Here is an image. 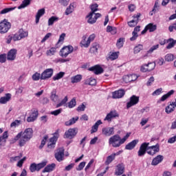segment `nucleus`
Here are the masks:
<instances>
[{
  "mask_svg": "<svg viewBox=\"0 0 176 176\" xmlns=\"http://www.w3.org/2000/svg\"><path fill=\"white\" fill-rule=\"evenodd\" d=\"M140 17H141V14H138L136 15L133 16V19L131 20V21L128 22V25L129 27H135V25H137V24H138V21L140 20Z\"/></svg>",
  "mask_w": 176,
  "mask_h": 176,
  "instance_id": "obj_20",
  "label": "nucleus"
},
{
  "mask_svg": "<svg viewBox=\"0 0 176 176\" xmlns=\"http://www.w3.org/2000/svg\"><path fill=\"white\" fill-rule=\"evenodd\" d=\"M140 102V97L136 96L135 95L132 96L130 98L129 102L126 103L127 109L131 108V107H134V105H137Z\"/></svg>",
  "mask_w": 176,
  "mask_h": 176,
  "instance_id": "obj_11",
  "label": "nucleus"
},
{
  "mask_svg": "<svg viewBox=\"0 0 176 176\" xmlns=\"http://www.w3.org/2000/svg\"><path fill=\"white\" fill-rule=\"evenodd\" d=\"M50 98L54 102H57V101H58V96L57 95V91L56 89L52 91Z\"/></svg>",
  "mask_w": 176,
  "mask_h": 176,
  "instance_id": "obj_32",
  "label": "nucleus"
},
{
  "mask_svg": "<svg viewBox=\"0 0 176 176\" xmlns=\"http://www.w3.org/2000/svg\"><path fill=\"white\" fill-rule=\"evenodd\" d=\"M165 60L170 63V61H174V55L173 54H168L165 56Z\"/></svg>",
  "mask_w": 176,
  "mask_h": 176,
  "instance_id": "obj_58",
  "label": "nucleus"
},
{
  "mask_svg": "<svg viewBox=\"0 0 176 176\" xmlns=\"http://www.w3.org/2000/svg\"><path fill=\"white\" fill-rule=\"evenodd\" d=\"M59 20H60V18L56 16H53L48 19V25H53L54 23L58 21Z\"/></svg>",
  "mask_w": 176,
  "mask_h": 176,
  "instance_id": "obj_42",
  "label": "nucleus"
},
{
  "mask_svg": "<svg viewBox=\"0 0 176 176\" xmlns=\"http://www.w3.org/2000/svg\"><path fill=\"white\" fill-rule=\"evenodd\" d=\"M30 170L31 171V173H35V171H38V167L36 164H32L30 166Z\"/></svg>",
  "mask_w": 176,
  "mask_h": 176,
  "instance_id": "obj_61",
  "label": "nucleus"
},
{
  "mask_svg": "<svg viewBox=\"0 0 176 176\" xmlns=\"http://www.w3.org/2000/svg\"><path fill=\"white\" fill-rule=\"evenodd\" d=\"M54 168H56V164H49L43 170V173H51Z\"/></svg>",
  "mask_w": 176,
  "mask_h": 176,
  "instance_id": "obj_34",
  "label": "nucleus"
},
{
  "mask_svg": "<svg viewBox=\"0 0 176 176\" xmlns=\"http://www.w3.org/2000/svg\"><path fill=\"white\" fill-rule=\"evenodd\" d=\"M31 1L32 0H23L22 3L18 7V9L20 10L27 8V6H29V5L31 4Z\"/></svg>",
  "mask_w": 176,
  "mask_h": 176,
  "instance_id": "obj_37",
  "label": "nucleus"
},
{
  "mask_svg": "<svg viewBox=\"0 0 176 176\" xmlns=\"http://www.w3.org/2000/svg\"><path fill=\"white\" fill-rule=\"evenodd\" d=\"M142 49H144V45L139 44L134 47L133 53L135 54H138V53H140Z\"/></svg>",
  "mask_w": 176,
  "mask_h": 176,
  "instance_id": "obj_48",
  "label": "nucleus"
},
{
  "mask_svg": "<svg viewBox=\"0 0 176 176\" xmlns=\"http://www.w3.org/2000/svg\"><path fill=\"white\" fill-rule=\"evenodd\" d=\"M32 129L28 128L25 129L24 131L19 132L13 139H12L11 142L12 144L19 141V146H24L31 138H32Z\"/></svg>",
  "mask_w": 176,
  "mask_h": 176,
  "instance_id": "obj_1",
  "label": "nucleus"
},
{
  "mask_svg": "<svg viewBox=\"0 0 176 176\" xmlns=\"http://www.w3.org/2000/svg\"><path fill=\"white\" fill-rule=\"evenodd\" d=\"M76 107V99L72 98V100L68 103V108H74Z\"/></svg>",
  "mask_w": 176,
  "mask_h": 176,
  "instance_id": "obj_60",
  "label": "nucleus"
},
{
  "mask_svg": "<svg viewBox=\"0 0 176 176\" xmlns=\"http://www.w3.org/2000/svg\"><path fill=\"white\" fill-rule=\"evenodd\" d=\"M169 43L166 46V49H173V46H175L176 41L173 38L168 40Z\"/></svg>",
  "mask_w": 176,
  "mask_h": 176,
  "instance_id": "obj_51",
  "label": "nucleus"
},
{
  "mask_svg": "<svg viewBox=\"0 0 176 176\" xmlns=\"http://www.w3.org/2000/svg\"><path fill=\"white\" fill-rule=\"evenodd\" d=\"M71 82L74 84V83H79L80 80H82V75L80 74H77L76 76H74L71 77L70 78Z\"/></svg>",
  "mask_w": 176,
  "mask_h": 176,
  "instance_id": "obj_29",
  "label": "nucleus"
},
{
  "mask_svg": "<svg viewBox=\"0 0 176 176\" xmlns=\"http://www.w3.org/2000/svg\"><path fill=\"white\" fill-rule=\"evenodd\" d=\"M72 52H74V47H72V45L65 46L60 50L59 56H60V57H63V58H65L68 57V55L71 54Z\"/></svg>",
  "mask_w": 176,
  "mask_h": 176,
  "instance_id": "obj_5",
  "label": "nucleus"
},
{
  "mask_svg": "<svg viewBox=\"0 0 176 176\" xmlns=\"http://www.w3.org/2000/svg\"><path fill=\"white\" fill-rule=\"evenodd\" d=\"M163 93V89L160 88L153 92L152 96H160Z\"/></svg>",
  "mask_w": 176,
  "mask_h": 176,
  "instance_id": "obj_64",
  "label": "nucleus"
},
{
  "mask_svg": "<svg viewBox=\"0 0 176 176\" xmlns=\"http://www.w3.org/2000/svg\"><path fill=\"white\" fill-rule=\"evenodd\" d=\"M148 146H149V143L148 142H144L141 144L139 151H138V155L140 157L144 156L146 153V148H148Z\"/></svg>",
  "mask_w": 176,
  "mask_h": 176,
  "instance_id": "obj_14",
  "label": "nucleus"
},
{
  "mask_svg": "<svg viewBox=\"0 0 176 176\" xmlns=\"http://www.w3.org/2000/svg\"><path fill=\"white\" fill-rule=\"evenodd\" d=\"M159 49V44H157L155 45H153L148 51L146 54L142 56V58H145V57H148V54H151V53H153L155 50H157Z\"/></svg>",
  "mask_w": 176,
  "mask_h": 176,
  "instance_id": "obj_31",
  "label": "nucleus"
},
{
  "mask_svg": "<svg viewBox=\"0 0 176 176\" xmlns=\"http://www.w3.org/2000/svg\"><path fill=\"white\" fill-rule=\"evenodd\" d=\"M32 79L34 82H38V80H39L40 79L41 80H42V75L41 74V73L36 72L32 76Z\"/></svg>",
  "mask_w": 176,
  "mask_h": 176,
  "instance_id": "obj_40",
  "label": "nucleus"
},
{
  "mask_svg": "<svg viewBox=\"0 0 176 176\" xmlns=\"http://www.w3.org/2000/svg\"><path fill=\"white\" fill-rule=\"evenodd\" d=\"M90 9L91 10L90 13H94V14L96 13V12L98 10V4L94 3L91 5Z\"/></svg>",
  "mask_w": 176,
  "mask_h": 176,
  "instance_id": "obj_55",
  "label": "nucleus"
},
{
  "mask_svg": "<svg viewBox=\"0 0 176 176\" xmlns=\"http://www.w3.org/2000/svg\"><path fill=\"white\" fill-rule=\"evenodd\" d=\"M148 72H151V71H153L155 69V67H156V63L155 62H151L146 64Z\"/></svg>",
  "mask_w": 176,
  "mask_h": 176,
  "instance_id": "obj_52",
  "label": "nucleus"
},
{
  "mask_svg": "<svg viewBox=\"0 0 176 176\" xmlns=\"http://www.w3.org/2000/svg\"><path fill=\"white\" fill-rule=\"evenodd\" d=\"M25 160H27V157H24L23 159L19 160L16 164V166L19 167V168H21Z\"/></svg>",
  "mask_w": 176,
  "mask_h": 176,
  "instance_id": "obj_57",
  "label": "nucleus"
},
{
  "mask_svg": "<svg viewBox=\"0 0 176 176\" xmlns=\"http://www.w3.org/2000/svg\"><path fill=\"white\" fill-rule=\"evenodd\" d=\"M138 77L135 74H131L123 76V80L125 83H130V82H134V80H137Z\"/></svg>",
  "mask_w": 176,
  "mask_h": 176,
  "instance_id": "obj_17",
  "label": "nucleus"
},
{
  "mask_svg": "<svg viewBox=\"0 0 176 176\" xmlns=\"http://www.w3.org/2000/svg\"><path fill=\"white\" fill-rule=\"evenodd\" d=\"M124 173V164L123 163L118 164L116 166L115 174L116 175H122Z\"/></svg>",
  "mask_w": 176,
  "mask_h": 176,
  "instance_id": "obj_21",
  "label": "nucleus"
},
{
  "mask_svg": "<svg viewBox=\"0 0 176 176\" xmlns=\"http://www.w3.org/2000/svg\"><path fill=\"white\" fill-rule=\"evenodd\" d=\"M27 36H28V32L20 30L18 33L14 34V42L21 41V39H24Z\"/></svg>",
  "mask_w": 176,
  "mask_h": 176,
  "instance_id": "obj_7",
  "label": "nucleus"
},
{
  "mask_svg": "<svg viewBox=\"0 0 176 176\" xmlns=\"http://www.w3.org/2000/svg\"><path fill=\"white\" fill-rule=\"evenodd\" d=\"M55 159H56L58 162H63V160H64V148L60 147L56 150Z\"/></svg>",
  "mask_w": 176,
  "mask_h": 176,
  "instance_id": "obj_12",
  "label": "nucleus"
},
{
  "mask_svg": "<svg viewBox=\"0 0 176 176\" xmlns=\"http://www.w3.org/2000/svg\"><path fill=\"white\" fill-rule=\"evenodd\" d=\"M146 28H147V31H149V32H153L156 31L157 26L153 23H149L146 26Z\"/></svg>",
  "mask_w": 176,
  "mask_h": 176,
  "instance_id": "obj_41",
  "label": "nucleus"
},
{
  "mask_svg": "<svg viewBox=\"0 0 176 176\" xmlns=\"http://www.w3.org/2000/svg\"><path fill=\"white\" fill-rule=\"evenodd\" d=\"M16 54H17V50H10L8 53L7 60H8L9 61L14 60L16 59Z\"/></svg>",
  "mask_w": 176,
  "mask_h": 176,
  "instance_id": "obj_19",
  "label": "nucleus"
},
{
  "mask_svg": "<svg viewBox=\"0 0 176 176\" xmlns=\"http://www.w3.org/2000/svg\"><path fill=\"white\" fill-rule=\"evenodd\" d=\"M100 124H102V122L100 120H98L91 128V134H93V133H97L98 130V126H100Z\"/></svg>",
  "mask_w": 176,
  "mask_h": 176,
  "instance_id": "obj_35",
  "label": "nucleus"
},
{
  "mask_svg": "<svg viewBox=\"0 0 176 176\" xmlns=\"http://www.w3.org/2000/svg\"><path fill=\"white\" fill-rule=\"evenodd\" d=\"M21 157H23V155H17L15 157H12L10 160L11 163H14V162H18V160H20V159H21Z\"/></svg>",
  "mask_w": 176,
  "mask_h": 176,
  "instance_id": "obj_63",
  "label": "nucleus"
},
{
  "mask_svg": "<svg viewBox=\"0 0 176 176\" xmlns=\"http://www.w3.org/2000/svg\"><path fill=\"white\" fill-rule=\"evenodd\" d=\"M38 115H39V113L37 110L32 111V112L30 113V116H28L27 118V122L28 123L35 122V120H36V119L38 118Z\"/></svg>",
  "mask_w": 176,
  "mask_h": 176,
  "instance_id": "obj_16",
  "label": "nucleus"
},
{
  "mask_svg": "<svg viewBox=\"0 0 176 176\" xmlns=\"http://www.w3.org/2000/svg\"><path fill=\"white\" fill-rule=\"evenodd\" d=\"M124 94H126V91H124V90L123 89L115 91L112 92V98H122V97L124 96Z\"/></svg>",
  "mask_w": 176,
  "mask_h": 176,
  "instance_id": "obj_18",
  "label": "nucleus"
},
{
  "mask_svg": "<svg viewBox=\"0 0 176 176\" xmlns=\"http://www.w3.org/2000/svg\"><path fill=\"white\" fill-rule=\"evenodd\" d=\"M46 164H47V161L44 160L38 164H36L37 166V171L42 170L44 167H45Z\"/></svg>",
  "mask_w": 176,
  "mask_h": 176,
  "instance_id": "obj_45",
  "label": "nucleus"
},
{
  "mask_svg": "<svg viewBox=\"0 0 176 176\" xmlns=\"http://www.w3.org/2000/svg\"><path fill=\"white\" fill-rule=\"evenodd\" d=\"M146 150H147L148 155H150L151 156H153L160 151V148L159 144H157L155 146H147Z\"/></svg>",
  "mask_w": 176,
  "mask_h": 176,
  "instance_id": "obj_10",
  "label": "nucleus"
},
{
  "mask_svg": "<svg viewBox=\"0 0 176 176\" xmlns=\"http://www.w3.org/2000/svg\"><path fill=\"white\" fill-rule=\"evenodd\" d=\"M98 49H100V45L97 43H94L90 48V53H98Z\"/></svg>",
  "mask_w": 176,
  "mask_h": 176,
  "instance_id": "obj_36",
  "label": "nucleus"
},
{
  "mask_svg": "<svg viewBox=\"0 0 176 176\" xmlns=\"http://www.w3.org/2000/svg\"><path fill=\"white\" fill-rule=\"evenodd\" d=\"M12 98V94H6L5 96L0 98V104H6L10 101Z\"/></svg>",
  "mask_w": 176,
  "mask_h": 176,
  "instance_id": "obj_27",
  "label": "nucleus"
},
{
  "mask_svg": "<svg viewBox=\"0 0 176 176\" xmlns=\"http://www.w3.org/2000/svg\"><path fill=\"white\" fill-rule=\"evenodd\" d=\"M14 9H16V7L4 8L0 12V14H6L9 12H12Z\"/></svg>",
  "mask_w": 176,
  "mask_h": 176,
  "instance_id": "obj_50",
  "label": "nucleus"
},
{
  "mask_svg": "<svg viewBox=\"0 0 176 176\" xmlns=\"http://www.w3.org/2000/svg\"><path fill=\"white\" fill-rule=\"evenodd\" d=\"M20 124H21V120H15L10 124V127L16 129V127H19Z\"/></svg>",
  "mask_w": 176,
  "mask_h": 176,
  "instance_id": "obj_53",
  "label": "nucleus"
},
{
  "mask_svg": "<svg viewBox=\"0 0 176 176\" xmlns=\"http://www.w3.org/2000/svg\"><path fill=\"white\" fill-rule=\"evenodd\" d=\"M76 8V3L73 2L70 3L69 6L66 8L65 14L66 16H69V14H71V13H72L74 10H75Z\"/></svg>",
  "mask_w": 176,
  "mask_h": 176,
  "instance_id": "obj_22",
  "label": "nucleus"
},
{
  "mask_svg": "<svg viewBox=\"0 0 176 176\" xmlns=\"http://www.w3.org/2000/svg\"><path fill=\"white\" fill-rule=\"evenodd\" d=\"M10 23L8 22L6 19L0 22V34H6L10 30Z\"/></svg>",
  "mask_w": 176,
  "mask_h": 176,
  "instance_id": "obj_6",
  "label": "nucleus"
},
{
  "mask_svg": "<svg viewBox=\"0 0 176 176\" xmlns=\"http://www.w3.org/2000/svg\"><path fill=\"white\" fill-rule=\"evenodd\" d=\"M85 166H86V162H82L76 168V170L77 171H82V170H83V168H85Z\"/></svg>",
  "mask_w": 176,
  "mask_h": 176,
  "instance_id": "obj_56",
  "label": "nucleus"
},
{
  "mask_svg": "<svg viewBox=\"0 0 176 176\" xmlns=\"http://www.w3.org/2000/svg\"><path fill=\"white\" fill-rule=\"evenodd\" d=\"M102 134L105 137H111L115 134V128L113 127H104L102 129Z\"/></svg>",
  "mask_w": 176,
  "mask_h": 176,
  "instance_id": "obj_13",
  "label": "nucleus"
},
{
  "mask_svg": "<svg viewBox=\"0 0 176 176\" xmlns=\"http://www.w3.org/2000/svg\"><path fill=\"white\" fill-rule=\"evenodd\" d=\"M68 102V96H65L58 104H56V108H60V107H63Z\"/></svg>",
  "mask_w": 176,
  "mask_h": 176,
  "instance_id": "obj_49",
  "label": "nucleus"
},
{
  "mask_svg": "<svg viewBox=\"0 0 176 176\" xmlns=\"http://www.w3.org/2000/svg\"><path fill=\"white\" fill-rule=\"evenodd\" d=\"M131 135V133H127L123 138H120V135H114L109 138V145H111L113 148H119L120 145H123L129 140V138Z\"/></svg>",
  "mask_w": 176,
  "mask_h": 176,
  "instance_id": "obj_2",
  "label": "nucleus"
},
{
  "mask_svg": "<svg viewBox=\"0 0 176 176\" xmlns=\"http://www.w3.org/2000/svg\"><path fill=\"white\" fill-rule=\"evenodd\" d=\"M45 8H41L37 11V13L36 14V24H38L39 23V20H41V18L45 14Z\"/></svg>",
  "mask_w": 176,
  "mask_h": 176,
  "instance_id": "obj_26",
  "label": "nucleus"
},
{
  "mask_svg": "<svg viewBox=\"0 0 176 176\" xmlns=\"http://www.w3.org/2000/svg\"><path fill=\"white\" fill-rule=\"evenodd\" d=\"M65 75V73L63 72H60L59 73L56 74L55 76H53V80H60L61 78H63Z\"/></svg>",
  "mask_w": 176,
  "mask_h": 176,
  "instance_id": "obj_46",
  "label": "nucleus"
},
{
  "mask_svg": "<svg viewBox=\"0 0 176 176\" xmlns=\"http://www.w3.org/2000/svg\"><path fill=\"white\" fill-rule=\"evenodd\" d=\"M118 57H119V52H113L109 56V57L107 58V60L113 61V60H116Z\"/></svg>",
  "mask_w": 176,
  "mask_h": 176,
  "instance_id": "obj_43",
  "label": "nucleus"
},
{
  "mask_svg": "<svg viewBox=\"0 0 176 176\" xmlns=\"http://www.w3.org/2000/svg\"><path fill=\"white\" fill-rule=\"evenodd\" d=\"M54 70L52 68L46 69L41 74V80H46L50 79L53 76Z\"/></svg>",
  "mask_w": 176,
  "mask_h": 176,
  "instance_id": "obj_9",
  "label": "nucleus"
},
{
  "mask_svg": "<svg viewBox=\"0 0 176 176\" xmlns=\"http://www.w3.org/2000/svg\"><path fill=\"white\" fill-rule=\"evenodd\" d=\"M96 84L97 80L91 77L85 80V85H89V86H96Z\"/></svg>",
  "mask_w": 176,
  "mask_h": 176,
  "instance_id": "obj_30",
  "label": "nucleus"
},
{
  "mask_svg": "<svg viewBox=\"0 0 176 176\" xmlns=\"http://www.w3.org/2000/svg\"><path fill=\"white\" fill-rule=\"evenodd\" d=\"M86 19L89 24H94V23H96V19L93 12H89V14L86 16Z\"/></svg>",
  "mask_w": 176,
  "mask_h": 176,
  "instance_id": "obj_28",
  "label": "nucleus"
},
{
  "mask_svg": "<svg viewBox=\"0 0 176 176\" xmlns=\"http://www.w3.org/2000/svg\"><path fill=\"white\" fill-rule=\"evenodd\" d=\"M8 131H5L3 133V135L1 137H0V143L2 142V141H3V142H6V138H8ZM1 145V144H0Z\"/></svg>",
  "mask_w": 176,
  "mask_h": 176,
  "instance_id": "obj_62",
  "label": "nucleus"
},
{
  "mask_svg": "<svg viewBox=\"0 0 176 176\" xmlns=\"http://www.w3.org/2000/svg\"><path fill=\"white\" fill-rule=\"evenodd\" d=\"M56 52L57 48L51 47L50 50L46 51V55L48 56V57H52V56H54V54H56Z\"/></svg>",
  "mask_w": 176,
  "mask_h": 176,
  "instance_id": "obj_39",
  "label": "nucleus"
},
{
  "mask_svg": "<svg viewBox=\"0 0 176 176\" xmlns=\"http://www.w3.org/2000/svg\"><path fill=\"white\" fill-rule=\"evenodd\" d=\"M58 137H60V129L56 130V132L53 134V137L50 139L47 144V147L50 149H54V148H55L56 142H57Z\"/></svg>",
  "mask_w": 176,
  "mask_h": 176,
  "instance_id": "obj_4",
  "label": "nucleus"
},
{
  "mask_svg": "<svg viewBox=\"0 0 176 176\" xmlns=\"http://www.w3.org/2000/svg\"><path fill=\"white\" fill-rule=\"evenodd\" d=\"M175 109V106L173 105V103H171L170 104H169L166 107V113H171V112H173Z\"/></svg>",
  "mask_w": 176,
  "mask_h": 176,
  "instance_id": "obj_47",
  "label": "nucleus"
},
{
  "mask_svg": "<svg viewBox=\"0 0 176 176\" xmlns=\"http://www.w3.org/2000/svg\"><path fill=\"white\" fill-rule=\"evenodd\" d=\"M174 93H175V91H174V89H171L166 94H164L161 97L160 101H166V100H167V98H169V97H171V96H173Z\"/></svg>",
  "mask_w": 176,
  "mask_h": 176,
  "instance_id": "obj_33",
  "label": "nucleus"
},
{
  "mask_svg": "<svg viewBox=\"0 0 176 176\" xmlns=\"http://www.w3.org/2000/svg\"><path fill=\"white\" fill-rule=\"evenodd\" d=\"M137 144H138V140H134L131 141V142L128 143L125 146V149L126 151H131L135 148Z\"/></svg>",
  "mask_w": 176,
  "mask_h": 176,
  "instance_id": "obj_24",
  "label": "nucleus"
},
{
  "mask_svg": "<svg viewBox=\"0 0 176 176\" xmlns=\"http://www.w3.org/2000/svg\"><path fill=\"white\" fill-rule=\"evenodd\" d=\"M113 160H115V154H111V155L107 157V160L105 161V164L107 166H109V164H111V163H112Z\"/></svg>",
  "mask_w": 176,
  "mask_h": 176,
  "instance_id": "obj_44",
  "label": "nucleus"
},
{
  "mask_svg": "<svg viewBox=\"0 0 176 176\" xmlns=\"http://www.w3.org/2000/svg\"><path fill=\"white\" fill-rule=\"evenodd\" d=\"M115 118H119V113H118V111L113 110V111H111L106 116L104 120L107 122H112V119H115Z\"/></svg>",
  "mask_w": 176,
  "mask_h": 176,
  "instance_id": "obj_15",
  "label": "nucleus"
},
{
  "mask_svg": "<svg viewBox=\"0 0 176 176\" xmlns=\"http://www.w3.org/2000/svg\"><path fill=\"white\" fill-rule=\"evenodd\" d=\"M78 134V129L72 128L69 129L65 132L64 138H69V140H72Z\"/></svg>",
  "mask_w": 176,
  "mask_h": 176,
  "instance_id": "obj_8",
  "label": "nucleus"
},
{
  "mask_svg": "<svg viewBox=\"0 0 176 176\" xmlns=\"http://www.w3.org/2000/svg\"><path fill=\"white\" fill-rule=\"evenodd\" d=\"M79 120V117H75L70 119L69 121L65 122V126H72V124H75L76 122Z\"/></svg>",
  "mask_w": 176,
  "mask_h": 176,
  "instance_id": "obj_38",
  "label": "nucleus"
},
{
  "mask_svg": "<svg viewBox=\"0 0 176 176\" xmlns=\"http://www.w3.org/2000/svg\"><path fill=\"white\" fill-rule=\"evenodd\" d=\"M89 71H93L96 75H100V74H102L104 72L102 67H100L99 65L90 67Z\"/></svg>",
  "mask_w": 176,
  "mask_h": 176,
  "instance_id": "obj_25",
  "label": "nucleus"
},
{
  "mask_svg": "<svg viewBox=\"0 0 176 176\" xmlns=\"http://www.w3.org/2000/svg\"><path fill=\"white\" fill-rule=\"evenodd\" d=\"M107 32H111V34H116V28H113L112 26L108 25L107 27Z\"/></svg>",
  "mask_w": 176,
  "mask_h": 176,
  "instance_id": "obj_59",
  "label": "nucleus"
},
{
  "mask_svg": "<svg viewBox=\"0 0 176 176\" xmlns=\"http://www.w3.org/2000/svg\"><path fill=\"white\" fill-rule=\"evenodd\" d=\"M96 39V34H92L89 35V36L87 38V34H85L82 36V41H80V46L81 47H89L90 46V44L93 41Z\"/></svg>",
  "mask_w": 176,
  "mask_h": 176,
  "instance_id": "obj_3",
  "label": "nucleus"
},
{
  "mask_svg": "<svg viewBox=\"0 0 176 176\" xmlns=\"http://www.w3.org/2000/svg\"><path fill=\"white\" fill-rule=\"evenodd\" d=\"M164 159V157L162 155H158L157 157L153 159V161L151 162L152 166H157V164H160L162 162H163V160Z\"/></svg>",
  "mask_w": 176,
  "mask_h": 176,
  "instance_id": "obj_23",
  "label": "nucleus"
},
{
  "mask_svg": "<svg viewBox=\"0 0 176 176\" xmlns=\"http://www.w3.org/2000/svg\"><path fill=\"white\" fill-rule=\"evenodd\" d=\"M124 42V38H120L118 40L117 43H116V46L118 49H120L122 47H123V43Z\"/></svg>",
  "mask_w": 176,
  "mask_h": 176,
  "instance_id": "obj_54",
  "label": "nucleus"
}]
</instances>
